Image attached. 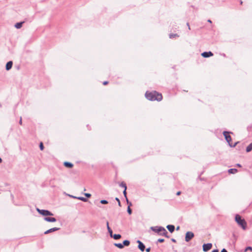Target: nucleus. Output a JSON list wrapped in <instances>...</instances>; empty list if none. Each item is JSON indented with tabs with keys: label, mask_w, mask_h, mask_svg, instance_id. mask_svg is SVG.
<instances>
[{
	"label": "nucleus",
	"mask_w": 252,
	"mask_h": 252,
	"mask_svg": "<svg viewBox=\"0 0 252 252\" xmlns=\"http://www.w3.org/2000/svg\"><path fill=\"white\" fill-rule=\"evenodd\" d=\"M108 230V233H109L110 236L111 237L113 235V231L111 228H109Z\"/></svg>",
	"instance_id": "c85d7f7f"
},
{
	"label": "nucleus",
	"mask_w": 252,
	"mask_h": 252,
	"mask_svg": "<svg viewBox=\"0 0 252 252\" xmlns=\"http://www.w3.org/2000/svg\"><path fill=\"white\" fill-rule=\"evenodd\" d=\"M179 229H180V227L179 226H177V228H176V230H178Z\"/></svg>",
	"instance_id": "49530a36"
},
{
	"label": "nucleus",
	"mask_w": 252,
	"mask_h": 252,
	"mask_svg": "<svg viewBox=\"0 0 252 252\" xmlns=\"http://www.w3.org/2000/svg\"><path fill=\"white\" fill-rule=\"evenodd\" d=\"M121 235L119 234H113L112 236H111V238H113L115 240H119L121 238Z\"/></svg>",
	"instance_id": "aec40b11"
},
{
	"label": "nucleus",
	"mask_w": 252,
	"mask_h": 252,
	"mask_svg": "<svg viewBox=\"0 0 252 252\" xmlns=\"http://www.w3.org/2000/svg\"><path fill=\"white\" fill-rule=\"evenodd\" d=\"M126 198V203H127V205H128V207H130L131 206H132V203H131V202H130V201L128 200V199L127 197V198Z\"/></svg>",
	"instance_id": "b1692460"
},
{
	"label": "nucleus",
	"mask_w": 252,
	"mask_h": 252,
	"mask_svg": "<svg viewBox=\"0 0 252 252\" xmlns=\"http://www.w3.org/2000/svg\"><path fill=\"white\" fill-rule=\"evenodd\" d=\"M248 250L252 251V247L251 246H248L246 248L245 251H247Z\"/></svg>",
	"instance_id": "473e14b6"
},
{
	"label": "nucleus",
	"mask_w": 252,
	"mask_h": 252,
	"mask_svg": "<svg viewBox=\"0 0 252 252\" xmlns=\"http://www.w3.org/2000/svg\"><path fill=\"white\" fill-rule=\"evenodd\" d=\"M108 84V82L107 81H105L103 82V85H106Z\"/></svg>",
	"instance_id": "e433bc0d"
},
{
	"label": "nucleus",
	"mask_w": 252,
	"mask_h": 252,
	"mask_svg": "<svg viewBox=\"0 0 252 252\" xmlns=\"http://www.w3.org/2000/svg\"><path fill=\"white\" fill-rule=\"evenodd\" d=\"M72 197L73 198H77L80 200H81L83 202H87L88 201V198H86V197H82V196H79V197H75V196H72Z\"/></svg>",
	"instance_id": "f3484780"
},
{
	"label": "nucleus",
	"mask_w": 252,
	"mask_h": 252,
	"mask_svg": "<svg viewBox=\"0 0 252 252\" xmlns=\"http://www.w3.org/2000/svg\"><path fill=\"white\" fill-rule=\"evenodd\" d=\"M194 237V234L192 232L188 231L185 234V241L187 242L190 241Z\"/></svg>",
	"instance_id": "423d86ee"
},
{
	"label": "nucleus",
	"mask_w": 252,
	"mask_h": 252,
	"mask_svg": "<svg viewBox=\"0 0 252 252\" xmlns=\"http://www.w3.org/2000/svg\"><path fill=\"white\" fill-rule=\"evenodd\" d=\"M236 166H237V167H242V165L240 163H237L236 164Z\"/></svg>",
	"instance_id": "58836bf2"
},
{
	"label": "nucleus",
	"mask_w": 252,
	"mask_h": 252,
	"mask_svg": "<svg viewBox=\"0 0 252 252\" xmlns=\"http://www.w3.org/2000/svg\"><path fill=\"white\" fill-rule=\"evenodd\" d=\"M164 242V239L162 238H159L157 240V243H163Z\"/></svg>",
	"instance_id": "c756f323"
},
{
	"label": "nucleus",
	"mask_w": 252,
	"mask_h": 252,
	"mask_svg": "<svg viewBox=\"0 0 252 252\" xmlns=\"http://www.w3.org/2000/svg\"><path fill=\"white\" fill-rule=\"evenodd\" d=\"M63 165L66 167L69 168H72L73 166V164L72 163H71L70 162H68V161L64 162Z\"/></svg>",
	"instance_id": "a211bd4d"
},
{
	"label": "nucleus",
	"mask_w": 252,
	"mask_h": 252,
	"mask_svg": "<svg viewBox=\"0 0 252 252\" xmlns=\"http://www.w3.org/2000/svg\"><path fill=\"white\" fill-rule=\"evenodd\" d=\"M106 226H107V229H109V228H111L109 226V222L108 221H106Z\"/></svg>",
	"instance_id": "f704fd0d"
},
{
	"label": "nucleus",
	"mask_w": 252,
	"mask_h": 252,
	"mask_svg": "<svg viewBox=\"0 0 252 252\" xmlns=\"http://www.w3.org/2000/svg\"><path fill=\"white\" fill-rule=\"evenodd\" d=\"M36 211L41 215L46 217L48 216H53V214L48 210L39 209L36 208Z\"/></svg>",
	"instance_id": "20e7f679"
},
{
	"label": "nucleus",
	"mask_w": 252,
	"mask_h": 252,
	"mask_svg": "<svg viewBox=\"0 0 252 252\" xmlns=\"http://www.w3.org/2000/svg\"><path fill=\"white\" fill-rule=\"evenodd\" d=\"M39 148L40 150L42 151L44 149V146L42 142H40L39 144Z\"/></svg>",
	"instance_id": "cd10ccee"
},
{
	"label": "nucleus",
	"mask_w": 252,
	"mask_h": 252,
	"mask_svg": "<svg viewBox=\"0 0 252 252\" xmlns=\"http://www.w3.org/2000/svg\"><path fill=\"white\" fill-rule=\"evenodd\" d=\"M238 170L236 168H231L228 170V172L229 174H235L238 172Z\"/></svg>",
	"instance_id": "6ab92c4d"
},
{
	"label": "nucleus",
	"mask_w": 252,
	"mask_h": 252,
	"mask_svg": "<svg viewBox=\"0 0 252 252\" xmlns=\"http://www.w3.org/2000/svg\"><path fill=\"white\" fill-rule=\"evenodd\" d=\"M151 247L147 248L145 249L146 252H150L151 251Z\"/></svg>",
	"instance_id": "72a5a7b5"
},
{
	"label": "nucleus",
	"mask_w": 252,
	"mask_h": 252,
	"mask_svg": "<svg viewBox=\"0 0 252 252\" xmlns=\"http://www.w3.org/2000/svg\"><path fill=\"white\" fill-rule=\"evenodd\" d=\"M166 228L170 233H173L175 229V226L172 224L167 225Z\"/></svg>",
	"instance_id": "4468645a"
},
{
	"label": "nucleus",
	"mask_w": 252,
	"mask_h": 252,
	"mask_svg": "<svg viewBox=\"0 0 252 252\" xmlns=\"http://www.w3.org/2000/svg\"><path fill=\"white\" fill-rule=\"evenodd\" d=\"M100 202L102 204H107L108 203V202L106 200H101Z\"/></svg>",
	"instance_id": "a878e982"
},
{
	"label": "nucleus",
	"mask_w": 252,
	"mask_h": 252,
	"mask_svg": "<svg viewBox=\"0 0 252 252\" xmlns=\"http://www.w3.org/2000/svg\"><path fill=\"white\" fill-rule=\"evenodd\" d=\"M220 252H228L225 249L223 248L221 250Z\"/></svg>",
	"instance_id": "c9c22d12"
},
{
	"label": "nucleus",
	"mask_w": 252,
	"mask_h": 252,
	"mask_svg": "<svg viewBox=\"0 0 252 252\" xmlns=\"http://www.w3.org/2000/svg\"><path fill=\"white\" fill-rule=\"evenodd\" d=\"M212 252H219V251L218 249H215V250H213Z\"/></svg>",
	"instance_id": "4c0bfd02"
},
{
	"label": "nucleus",
	"mask_w": 252,
	"mask_h": 252,
	"mask_svg": "<svg viewBox=\"0 0 252 252\" xmlns=\"http://www.w3.org/2000/svg\"><path fill=\"white\" fill-rule=\"evenodd\" d=\"M222 55L223 57H226L225 54H224V53H223V54H222Z\"/></svg>",
	"instance_id": "de8ad7c7"
},
{
	"label": "nucleus",
	"mask_w": 252,
	"mask_h": 252,
	"mask_svg": "<svg viewBox=\"0 0 252 252\" xmlns=\"http://www.w3.org/2000/svg\"><path fill=\"white\" fill-rule=\"evenodd\" d=\"M201 56L203 58H207L213 56V53L211 51H205L201 53Z\"/></svg>",
	"instance_id": "9d476101"
},
{
	"label": "nucleus",
	"mask_w": 252,
	"mask_h": 252,
	"mask_svg": "<svg viewBox=\"0 0 252 252\" xmlns=\"http://www.w3.org/2000/svg\"><path fill=\"white\" fill-rule=\"evenodd\" d=\"M235 220L243 230L246 229L247 225V222L244 219L242 218L240 215L236 214L235 217Z\"/></svg>",
	"instance_id": "7ed1b4c3"
},
{
	"label": "nucleus",
	"mask_w": 252,
	"mask_h": 252,
	"mask_svg": "<svg viewBox=\"0 0 252 252\" xmlns=\"http://www.w3.org/2000/svg\"><path fill=\"white\" fill-rule=\"evenodd\" d=\"M179 35L177 33H170L169 34V38H174L179 37Z\"/></svg>",
	"instance_id": "4be33fe9"
},
{
	"label": "nucleus",
	"mask_w": 252,
	"mask_h": 252,
	"mask_svg": "<svg viewBox=\"0 0 252 252\" xmlns=\"http://www.w3.org/2000/svg\"><path fill=\"white\" fill-rule=\"evenodd\" d=\"M2 159L0 157V163H1L2 162Z\"/></svg>",
	"instance_id": "09e8293b"
},
{
	"label": "nucleus",
	"mask_w": 252,
	"mask_h": 252,
	"mask_svg": "<svg viewBox=\"0 0 252 252\" xmlns=\"http://www.w3.org/2000/svg\"><path fill=\"white\" fill-rule=\"evenodd\" d=\"M115 200L117 201L119 206L121 207V203L119 198L116 197Z\"/></svg>",
	"instance_id": "393cba45"
},
{
	"label": "nucleus",
	"mask_w": 252,
	"mask_h": 252,
	"mask_svg": "<svg viewBox=\"0 0 252 252\" xmlns=\"http://www.w3.org/2000/svg\"><path fill=\"white\" fill-rule=\"evenodd\" d=\"M130 244V241L128 240H125L123 242V243H115L114 245L117 248L122 249L124 248V246H128Z\"/></svg>",
	"instance_id": "39448f33"
},
{
	"label": "nucleus",
	"mask_w": 252,
	"mask_h": 252,
	"mask_svg": "<svg viewBox=\"0 0 252 252\" xmlns=\"http://www.w3.org/2000/svg\"><path fill=\"white\" fill-rule=\"evenodd\" d=\"M181 194V191H177L176 193L177 195H180Z\"/></svg>",
	"instance_id": "a19ab883"
},
{
	"label": "nucleus",
	"mask_w": 252,
	"mask_h": 252,
	"mask_svg": "<svg viewBox=\"0 0 252 252\" xmlns=\"http://www.w3.org/2000/svg\"><path fill=\"white\" fill-rule=\"evenodd\" d=\"M127 212L129 215H131L132 214V210L130 209V207H127Z\"/></svg>",
	"instance_id": "bb28decb"
},
{
	"label": "nucleus",
	"mask_w": 252,
	"mask_h": 252,
	"mask_svg": "<svg viewBox=\"0 0 252 252\" xmlns=\"http://www.w3.org/2000/svg\"><path fill=\"white\" fill-rule=\"evenodd\" d=\"M252 150V142L250 143L246 148V152L247 153L250 152Z\"/></svg>",
	"instance_id": "412c9836"
},
{
	"label": "nucleus",
	"mask_w": 252,
	"mask_h": 252,
	"mask_svg": "<svg viewBox=\"0 0 252 252\" xmlns=\"http://www.w3.org/2000/svg\"><path fill=\"white\" fill-rule=\"evenodd\" d=\"M25 23V21H22V22H18L17 23L15 24V27L17 29H20L22 26H23V24Z\"/></svg>",
	"instance_id": "dca6fc26"
},
{
	"label": "nucleus",
	"mask_w": 252,
	"mask_h": 252,
	"mask_svg": "<svg viewBox=\"0 0 252 252\" xmlns=\"http://www.w3.org/2000/svg\"><path fill=\"white\" fill-rule=\"evenodd\" d=\"M159 235L164 236L167 238H169L170 237V236L168 235L167 231H166L164 227H163V230H162V232L159 234Z\"/></svg>",
	"instance_id": "ddd939ff"
},
{
	"label": "nucleus",
	"mask_w": 252,
	"mask_h": 252,
	"mask_svg": "<svg viewBox=\"0 0 252 252\" xmlns=\"http://www.w3.org/2000/svg\"><path fill=\"white\" fill-rule=\"evenodd\" d=\"M119 186L122 188H124V189H127V186L126 184L124 182H122Z\"/></svg>",
	"instance_id": "5701e85b"
},
{
	"label": "nucleus",
	"mask_w": 252,
	"mask_h": 252,
	"mask_svg": "<svg viewBox=\"0 0 252 252\" xmlns=\"http://www.w3.org/2000/svg\"><path fill=\"white\" fill-rule=\"evenodd\" d=\"M85 196L86 197V198H90L91 196V194L89 193H84Z\"/></svg>",
	"instance_id": "2f4dec72"
},
{
	"label": "nucleus",
	"mask_w": 252,
	"mask_h": 252,
	"mask_svg": "<svg viewBox=\"0 0 252 252\" xmlns=\"http://www.w3.org/2000/svg\"><path fill=\"white\" fill-rule=\"evenodd\" d=\"M87 126V127H88V129H89V130H90V126H89V125H88Z\"/></svg>",
	"instance_id": "a18cd8bd"
},
{
	"label": "nucleus",
	"mask_w": 252,
	"mask_h": 252,
	"mask_svg": "<svg viewBox=\"0 0 252 252\" xmlns=\"http://www.w3.org/2000/svg\"><path fill=\"white\" fill-rule=\"evenodd\" d=\"M171 240L172 242H173L174 243L176 242V240L174 238H172Z\"/></svg>",
	"instance_id": "79ce46f5"
},
{
	"label": "nucleus",
	"mask_w": 252,
	"mask_h": 252,
	"mask_svg": "<svg viewBox=\"0 0 252 252\" xmlns=\"http://www.w3.org/2000/svg\"><path fill=\"white\" fill-rule=\"evenodd\" d=\"M230 133L232 134L233 133L232 132L228 131H224L222 132V134L224 137L225 140L228 143V145L230 147H235L238 143H239V141L236 142L234 144H232V143L231 142L232 138H231V137L230 136V135H229Z\"/></svg>",
	"instance_id": "f03ea898"
},
{
	"label": "nucleus",
	"mask_w": 252,
	"mask_h": 252,
	"mask_svg": "<svg viewBox=\"0 0 252 252\" xmlns=\"http://www.w3.org/2000/svg\"><path fill=\"white\" fill-rule=\"evenodd\" d=\"M137 243L138 244V248L141 251L144 252L145 250V246L144 244L140 240H137Z\"/></svg>",
	"instance_id": "1a4fd4ad"
},
{
	"label": "nucleus",
	"mask_w": 252,
	"mask_h": 252,
	"mask_svg": "<svg viewBox=\"0 0 252 252\" xmlns=\"http://www.w3.org/2000/svg\"><path fill=\"white\" fill-rule=\"evenodd\" d=\"M208 22L212 23V21L210 19L208 20Z\"/></svg>",
	"instance_id": "c03bdc74"
},
{
	"label": "nucleus",
	"mask_w": 252,
	"mask_h": 252,
	"mask_svg": "<svg viewBox=\"0 0 252 252\" xmlns=\"http://www.w3.org/2000/svg\"><path fill=\"white\" fill-rule=\"evenodd\" d=\"M126 189H124L123 193V194L125 196V198H127V195H126Z\"/></svg>",
	"instance_id": "7c9ffc66"
},
{
	"label": "nucleus",
	"mask_w": 252,
	"mask_h": 252,
	"mask_svg": "<svg viewBox=\"0 0 252 252\" xmlns=\"http://www.w3.org/2000/svg\"><path fill=\"white\" fill-rule=\"evenodd\" d=\"M163 226H151L150 229L159 235V234L162 232V230H163Z\"/></svg>",
	"instance_id": "0eeeda50"
},
{
	"label": "nucleus",
	"mask_w": 252,
	"mask_h": 252,
	"mask_svg": "<svg viewBox=\"0 0 252 252\" xmlns=\"http://www.w3.org/2000/svg\"><path fill=\"white\" fill-rule=\"evenodd\" d=\"M44 220L46 221L51 222H55L57 221V220L55 218L48 217H44Z\"/></svg>",
	"instance_id": "f8f14e48"
},
{
	"label": "nucleus",
	"mask_w": 252,
	"mask_h": 252,
	"mask_svg": "<svg viewBox=\"0 0 252 252\" xmlns=\"http://www.w3.org/2000/svg\"><path fill=\"white\" fill-rule=\"evenodd\" d=\"M212 247L211 243L204 244L203 245V251L205 252H208Z\"/></svg>",
	"instance_id": "6e6552de"
},
{
	"label": "nucleus",
	"mask_w": 252,
	"mask_h": 252,
	"mask_svg": "<svg viewBox=\"0 0 252 252\" xmlns=\"http://www.w3.org/2000/svg\"><path fill=\"white\" fill-rule=\"evenodd\" d=\"M240 3L242 4V1H240Z\"/></svg>",
	"instance_id": "8fccbe9b"
},
{
	"label": "nucleus",
	"mask_w": 252,
	"mask_h": 252,
	"mask_svg": "<svg viewBox=\"0 0 252 252\" xmlns=\"http://www.w3.org/2000/svg\"><path fill=\"white\" fill-rule=\"evenodd\" d=\"M13 62L12 61L8 62L5 65V69L6 70H9L12 67Z\"/></svg>",
	"instance_id": "2eb2a0df"
},
{
	"label": "nucleus",
	"mask_w": 252,
	"mask_h": 252,
	"mask_svg": "<svg viewBox=\"0 0 252 252\" xmlns=\"http://www.w3.org/2000/svg\"><path fill=\"white\" fill-rule=\"evenodd\" d=\"M145 97L149 100L160 101L162 99L161 94L157 91L149 92L147 91L145 94Z\"/></svg>",
	"instance_id": "f257e3e1"
},
{
	"label": "nucleus",
	"mask_w": 252,
	"mask_h": 252,
	"mask_svg": "<svg viewBox=\"0 0 252 252\" xmlns=\"http://www.w3.org/2000/svg\"><path fill=\"white\" fill-rule=\"evenodd\" d=\"M187 27H188V29L189 30H190V26H189V23H187Z\"/></svg>",
	"instance_id": "37998d69"
},
{
	"label": "nucleus",
	"mask_w": 252,
	"mask_h": 252,
	"mask_svg": "<svg viewBox=\"0 0 252 252\" xmlns=\"http://www.w3.org/2000/svg\"><path fill=\"white\" fill-rule=\"evenodd\" d=\"M60 229V228H59V227H53V228H51L46 231H45L44 233V234H49V233H52L53 232H54V231H58Z\"/></svg>",
	"instance_id": "9b49d317"
},
{
	"label": "nucleus",
	"mask_w": 252,
	"mask_h": 252,
	"mask_svg": "<svg viewBox=\"0 0 252 252\" xmlns=\"http://www.w3.org/2000/svg\"><path fill=\"white\" fill-rule=\"evenodd\" d=\"M19 124L22 125V117H20V120L19 122Z\"/></svg>",
	"instance_id": "ea45409f"
}]
</instances>
